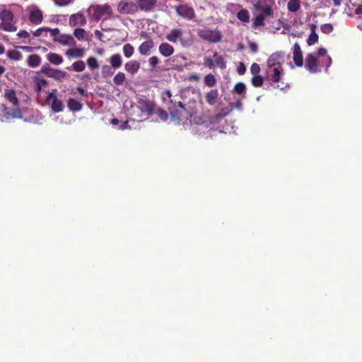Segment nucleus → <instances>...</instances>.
<instances>
[{
    "mask_svg": "<svg viewBox=\"0 0 362 362\" xmlns=\"http://www.w3.org/2000/svg\"><path fill=\"white\" fill-rule=\"evenodd\" d=\"M87 64L89 68L92 70L96 69L99 67V64L95 57H89L87 60Z\"/></svg>",
    "mask_w": 362,
    "mask_h": 362,
    "instance_id": "obj_44",
    "label": "nucleus"
},
{
    "mask_svg": "<svg viewBox=\"0 0 362 362\" xmlns=\"http://www.w3.org/2000/svg\"><path fill=\"white\" fill-rule=\"evenodd\" d=\"M94 34L97 39H98L100 41L103 40V35L100 30H96L95 31Z\"/></svg>",
    "mask_w": 362,
    "mask_h": 362,
    "instance_id": "obj_58",
    "label": "nucleus"
},
{
    "mask_svg": "<svg viewBox=\"0 0 362 362\" xmlns=\"http://www.w3.org/2000/svg\"><path fill=\"white\" fill-rule=\"evenodd\" d=\"M138 108L146 115H151L153 110V104L150 101L146 100H140L138 102Z\"/></svg>",
    "mask_w": 362,
    "mask_h": 362,
    "instance_id": "obj_19",
    "label": "nucleus"
},
{
    "mask_svg": "<svg viewBox=\"0 0 362 362\" xmlns=\"http://www.w3.org/2000/svg\"><path fill=\"white\" fill-rule=\"evenodd\" d=\"M40 72L45 74L47 77L57 81H62L68 76L65 71L52 68L49 64L43 65L41 68Z\"/></svg>",
    "mask_w": 362,
    "mask_h": 362,
    "instance_id": "obj_9",
    "label": "nucleus"
},
{
    "mask_svg": "<svg viewBox=\"0 0 362 362\" xmlns=\"http://www.w3.org/2000/svg\"><path fill=\"white\" fill-rule=\"evenodd\" d=\"M251 83L255 87H260L263 84V78L259 75L253 76Z\"/></svg>",
    "mask_w": 362,
    "mask_h": 362,
    "instance_id": "obj_45",
    "label": "nucleus"
},
{
    "mask_svg": "<svg viewBox=\"0 0 362 362\" xmlns=\"http://www.w3.org/2000/svg\"><path fill=\"white\" fill-rule=\"evenodd\" d=\"M6 56L11 60L16 62L20 61L23 58V54L20 52L15 49L8 50L6 52Z\"/></svg>",
    "mask_w": 362,
    "mask_h": 362,
    "instance_id": "obj_32",
    "label": "nucleus"
},
{
    "mask_svg": "<svg viewBox=\"0 0 362 362\" xmlns=\"http://www.w3.org/2000/svg\"><path fill=\"white\" fill-rule=\"evenodd\" d=\"M300 6V0H290L288 2V10L291 12H296L299 10Z\"/></svg>",
    "mask_w": 362,
    "mask_h": 362,
    "instance_id": "obj_38",
    "label": "nucleus"
},
{
    "mask_svg": "<svg viewBox=\"0 0 362 362\" xmlns=\"http://www.w3.org/2000/svg\"><path fill=\"white\" fill-rule=\"evenodd\" d=\"M154 47V42L151 39L142 42L139 48V52L142 56H149L151 53V49Z\"/></svg>",
    "mask_w": 362,
    "mask_h": 362,
    "instance_id": "obj_16",
    "label": "nucleus"
},
{
    "mask_svg": "<svg viewBox=\"0 0 362 362\" xmlns=\"http://www.w3.org/2000/svg\"><path fill=\"white\" fill-rule=\"evenodd\" d=\"M127 127H128V122H127V121H126V122H124V123L120 126V129H122V130H123V129H127Z\"/></svg>",
    "mask_w": 362,
    "mask_h": 362,
    "instance_id": "obj_64",
    "label": "nucleus"
},
{
    "mask_svg": "<svg viewBox=\"0 0 362 362\" xmlns=\"http://www.w3.org/2000/svg\"><path fill=\"white\" fill-rule=\"evenodd\" d=\"M126 80V76L123 72L119 71L113 78V83L117 86H122Z\"/></svg>",
    "mask_w": 362,
    "mask_h": 362,
    "instance_id": "obj_37",
    "label": "nucleus"
},
{
    "mask_svg": "<svg viewBox=\"0 0 362 362\" xmlns=\"http://www.w3.org/2000/svg\"><path fill=\"white\" fill-rule=\"evenodd\" d=\"M283 75L284 69L282 67L267 68V77L274 83H279Z\"/></svg>",
    "mask_w": 362,
    "mask_h": 362,
    "instance_id": "obj_13",
    "label": "nucleus"
},
{
    "mask_svg": "<svg viewBox=\"0 0 362 362\" xmlns=\"http://www.w3.org/2000/svg\"><path fill=\"white\" fill-rule=\"evenodd\" d=\"M293 62L297 66H302L303 64V54L300 45L296 42L293 47Z\"/></svg>",
    "mask_w": 362,
    "mask_h": 362,
    "instance_id": "obj_17",
    "label": "nucleus"
},
{
    "mask_svg": "<svg viewBox=\"0 0 362 362\" xmlns=\"http://www.w3.org/2000/svg\"><path fill=\"white\" fill-rule=\"evenodd\" d=\"M237 18L243 23H247L250 21V14L247 9L242 8L237 13Z\"/></svg>",
    "mask_w": 362,
    "mask_h": 362,
    "instance_id": "obj_33",
    "label": "nucleus"
},
{
    "mask_svg": "<svg viewBox=\"0 0 362 362\" xmlns=\"http://www.w3.org/2000/svg\"><path fill=\"white\" fill-rule=\"evenodd\" d=\"M77 90L79 92V93L81 95L87 96V95H88L87 91L85 89H83V88L78 87Z\"/></svg>",
    "mask_w": 362,
    "mask_h": 362,
    "instance_id": "obj_61",
    "label": "nucleus"
},
{
    "mask_svg": "<svg viewBox=\"0 0 362 362\" xmlns=\"http://www.w3.org/2000/svg\"><path fill=\"white\" fill-rule=\"evenodd\" d=\"M250 72L253 76L259 75L260 72L259 65L257 63H253L250 67Z\"/></svg>",
    "mask_w": 362,
    "mask_h": 362,
    "instance_id": "obj_49",
    "label": "nucleus"
},
{
    "mask_svg": "<svg viewBox=\"0 0 362 362\" xmlns=\"http://www.w3.org/2000/svg\"><path fill=\"white\" fill-rule=\"evenodd\" d=\"M117 11L122 15L134 14L138 11L136 1L132 0H120L117 4Z\"/></svg>",
    "mask_w": 362,
    "mask_h": 362,
    "instance_id": "obj_8",
    "label": "nucleus"
},
{
    "mask_svg": "<svg viewBox=\"0 0 362 362\" xmlns=\"http://www.w3.org/2000/svg\"><path fill=\"white\" fill-rule=\"evenodd\" d=\"M343 0H333L334 5L335 6H339L341 5Z\"/></svg>",
    "mask_w": 362,
    "mask_h": 362,
    "instance_id": "obj_63",
    "label": "nucleus"
},
{
    "mask_svg": "<svg viewBox=\"0 0 362 362\" xmlns=\"http://www.w3.org/2000/svg\"><path fill=\"white\" fill-rule=\"evenodd\" d=\"M115 69L109 65H103L101 69V74L104 78L112 76L115 73Z\"/></svg>",
    "mask_w": 362,
    "mask_h": 362,
    "instance_id": "obj_34",
    "label": "nucleus"
},
{
    "mask_svg": "<svg viewBox=\"0 0 362 362\" xmlns=\"http://www.w3.org/2000/svg\"><path fill=\"white\" fill-rule=\"evenodd\" d=\"M69 23L72 27L78 25H83L86 23V18L81 13L72 14L69 18Z\"/></svg>",
    "mask_w": 362,
    "mask_h": 362,
    "instance_id": "obj_22",
    "label": "nucleus"
},
{
    "mask_svg": "<svg viewBox=\"0 0 362 362\" xmlns=\"http://www.w3.org/2000/svg\"><path fill=\"white\" fill-rule=\"evenodd\" d=\"M169 42L173 43L180 41L181 45L184 47H189L193 44V38L190 34L185 35L181 29H173L165 36Z\"/></svg>",
    "mask_w": 362,
    "mask_h": 362,
    "instance_id": "obj_4",
    "label": "nucleus"
},
{
    "mask_svg": "<svg viewBox=\"0 0 362 362\" xmlns=\"http://www.w3.org/2000/svg\"><path fill=\"white\" fill-rule=\"evenodd\" d=\"M46 57L47 59L54 65H60L64 61L63 57L61 55L54 52L48 53Z\"/></svg>",
    "mask_w": 362,
    "mask_h": 362,
    "instance_id": "obj_28",
    "label": "nucleus"
},
{
    "mask_svg": "<svg viewBox=\"0 0 362 362\" xmlns=\"http://www.w3.org/2000/svg\"><path fill=\"white\" fill-rule=\"evenodd\" d=\"M250 48L252 52H256L257 51V46L255 43L250 44Z\"/></svg>",
    "mask_w": 362,
    "mask_h": 362,
    "instance_id": "obj_62",
    "label": "nucleus"
},
{
    "mask_svg": "<svg viewBox=\"0 0 362 362\" xmlns=\"http://www.w3.org/2000/svg\"><path fill=\"white\" fill-rule=\"evenodd\" d=\"M0 30L6 32L17 30L14 15L10 10L4 9L0 12Z\"/></svg>",
    "mask_w": 362,
    "mask_h": 362,
    "instance_id": "obj_5",
    "label": "nucleus"
},
{
    "mask_svg": "<svg viewBox=\"0 0 362 362\" xmlns=\"http://www.w3.org/2000/svg\"><path fill=\"white\" fill-rule=\"evenodd\" d=\"M122 52L124 57L129 59L133 56L134 53V48L131 44L127 43L123 46Z\"/></svg>",
    "mask_w": 362,
    "mask_h": 362,
    "instance_id": "obj_36",
    "label": "nucleus"
},
{
    "mask_svg": "<svg viewBox=\"0 0 362 362\" xmlns=\"http://www.w3.org/2000/svg\"><path fill=\"white\" fill-rule=\"evenodd\" d=\"M33 80L35 84V90L37 93H40L48 83L45 78L40 76H35Z\"/></svg>",
    "mask_w": 362,
    "mask_h": 362,
    "instance_id": "obj_27",
    "label": "nucleus"
},
{
    "mask_svg": "<svg viewBox=\"0 0 362 362\" xmlns=\"http://www.w3.org/2000/svg\"><path fill=\"white\" fill-rule=\"evenodd\" d=\"M4 98L15 107L13 109H9L8 107L4 108V117L6 119L21 118V112L18 108V100L15 90L13 89H6L4 92Z\"/></svg>",
    "mask_w": 362,
    "mask_h": 362,
    "instance_id": "obj_2",
    "label": "nucleus"
},
{
    "mask_svg": "<svg viewBox=\"0 0 362 362\" xmlns=\"http://www.w3.org/2000/svg\"><path fill=\"white\" fill-rule=\"evenodd\" d=\"M49 30V28L48 27H42L40 28H37L36 30L33 32V35L34 37H40V36H47L48 30Z\"/></svg>",
    "mask_w": 362,
    "mask_h": 362,
    "instance_id": "obj_41",
    "label": "nucleus"
},
{
    "mask_svg": "<svg viewBox=\"0 0 362 362\" xmlns=\"http://www.w3.org/2000/svg\"><path fill=\"white\" fill-rule=\"evenodd\" d=\"M159 53L164 57L171 56L174 52V47L168 42H162L158 47Z\"/></svg>",
    "mask_w": 362,
    "mask_h": 362,
    "instance_id": "obj_21",
    "label": "nucleus"
},
{
    "mask_svg": "<svg viewBox=\"0 0 362 362\" xmlns=\"http://www.w3.org/2000/svg\"><path fill=\"white\" fill-rule=\"evenodd\" d=\"M20 49L25 51V52H30L33 51V48L30 47V46H20L18 47Z\"/></svg>",
    "mask_w": 362,
    "mask_h": 362,
    "instance_id": "obj_60",
    "label": "nucleus"
},
{
    "mask_svg": "<svg viewBox=\"0 0 362 362\" xmlns=\"http://www.w3.org/2000/svg\"><path fill=\"white\" fill-rule=\"evenodd\" d=\"M332 64V59L329 56H327L322 64H320L319 60L316 54L310 53L308 54L305 59V67L311 74H316L320 71V66H324L325 71L328 70V68Z\"/></svg>",
    "mask_w": 362,
    "mask_h": 362,
    "instance_id": "obj_3",
    "label": "nucleus"
},
{
    "mask_svg": "<svg viewBox=\"0 0 362 362\" xmlns=\"http://www.w3.org/2000/svg\"><path fill=\"white\" fill-rule=\"evenodd\" d=\"M42 59L37 54L29 55L27 59V64L29 67L36 68L41 64Z\"/></svg>",
    "mask_w": 362,
    "mask_h": 362,
    "instance_id": "obj_24",
    "label": "nucleus"
},
{
    "mask_svg": "<svg viewBox=\"0 0 362 362\" xmlns=\"http://www.w3.org/2000/svg\"><path fill=\"white\" fill-rule=\"evenodd\" d=\"M218 96V93L216 89L211 90L209 93H207L206 96V102L213 105L217 102V98Z\"/></svg>",
    "mask_w": 362,
    "mask_h": 362,
    "instance_id": "obj_31",
    "label": "nucleus"
},
{
    "mask_svg": "<svg viewBox=\"0 0 362 362\" xmlns=\"http://www.w3.org/2000/svg\"><path fill=\"white\" fill-rule=\"evenodd\" d=\"M246 71V67L243 63L240 62L237 68V72L240 75H243Z\"/></svg>",
    "mask_w": 362,
    "mask_h": 362,
    "instance_id": "obj_55",
    "label": "nucleus"
},
{
    "mask_svg": "<svg viewBox=\"0 0 362 362\" xmlns=\"http://www.w3.org/2000/svg\"><path fill=\"white\" fill-rule=\"evenodd\" d=\"M162 99L163 102L168 105V103H173L172 93L170 90H166L162 93Z\"/></svg>",
    "mask_w": 362,
    "mask_h": 362,
    "instance_id": "obj_43",
    "label": "nucleus"
},
{
    "mask_svg": "<svg viewBox=\"0 0 362 362\" xmlns=\"http://www.w3.org/2000/svg\"><path fill=\"white\" fill-rule=\"evenodd\" d=\"M17 36L20 38H30V35L28 31L22 30L17 33Z\"/></svg>",
    "mask_w": 362,
    "mask_h": 362,
    "instance_id": "obj_54",
    "label": "nucleus"
},
{
    "mask_svg": "<svg viewBox=\"0 0 362 362\" xmlns=\"http://www.w3.org/2000/svg\"><path fill=\"white\" fill-rule=\"evenodd\" d=\"M204 83L209 87H213L216 83V80L213 74H207L204 77Z\"/></svg>",
    "mask_w": 362,
    "mask_h": 362,
    "instance_id": "obj_42",
    "label": "nucleus"
},
{
    "mask_svg": "<svg viewBox=\"0 0 362 362\" xmlns=\"http://www.w3.org/2000/svg\"><path fill=\"white\" fill-rule=\"evenodd\" d=\"M89 10L92 12V18L95 21H99L102 20L101 27L103 26L105 21L119 18V16L114 15L112 8L109 4L93 5L90 6ZM102 29L105 31L112 30L110 28H102Z\"/></svg>",
    "mask_w": 362,
    "mask_h": 362,
    "instance_id": "obj_1",
    "label": "nucleus"
},
{
    "mask_svg": "<svg viewBox=\"0 0 362 362\" xmlns=\"http://www.w3.org/2000/svg\"><path fill=\"white\" fill-rule=\"evenodd\" d=\"M86 50L84 48H72L66 52L68 57L81 58L85 55Z\"/></svg>",
    "mask_w": 362,
    "mask_h": 362,
    "instance_id": "obj_25",
    "label": "nucleus"
},
{
    "mask_svg": "<svg viewBox=\"0 0 362 362\" xmlns=\"http://www.w3.org/2000/svg\"><path fill=\"white\" fill-rule=\"evenodd\" d=\"M159 63V59L156 56L151 57L148 59V64L151 68H155Z\"/></svg>",
    "mask_w": 362,
    "mask_h": 362,
    "instance_id": "obj_50",
    "label": "nucleus"
},
{
    "mask_svg": "<svg viewBox=\"0 0 362 362\" xmlns=\"http://www.w3.org/2000/svg\"><path fill=\"white\" fill-rule=\"evenodd\" d=\"M285 62V53L284 52H274L269 56L267 60V68L282 67Z\"/></svg>",
    "mask_w": 362,
    "mask_h": 362,
    "instance_id": "obj_12",
    "label": "nucleus"
},
{
    "mask_svg": "<svg viewBox=\"0 0 362 362\" xmlns=\"http://www.w3.org/2000/svg\"><path fill=\"white\" fill-rule=\"evenodd\" d=\"M54 4L59 6H65L70 4L73 0H53Z\"/></svg>",
    "mask_w": 362,
    "mask_h": 362,
    "instance_id": "obj_53",
    "label": "nucleus"
},
{
    "mask_svg": "<svg viewBox=\"0 0 362 362\" xmlns=\"http://www.w3.org/2000/svg\"><path fill=\"white\" fill-rule=\"evenodd\" d=\"M177 106L178 107H176L175 105L168 106V108L170 112L171 118L174 121L180 122L182 119L185 118L187 119V117L185 115L186 110L182 103L178 102Z\"/></svg>",
    "mask_w": 362,
    "mask_h": 362,
    "instance_id": "obj_10",
    "label": "nucleus"
},
{
    "mask_svg": "<svg viewBox=\"0 0 362 362\" xmlns=\"http://www.w3.org/2000/svg\"><path fill=\"white\" fill-rule=\"evenodd\" d=\"M265 16L263 14H259L253 18L252 27L257 28L264 25Z\"/></svg>",
    "mask_w": 362,
    "mask_h": 362,
    "instance_id": "obj_35",
    "label": "nucleus"
},
{
    "mask_svg": "<svg viewBox=\"0 0 362 362\" xmlns=\"http://www.w3.org/2000/svg\"><path fill=\"white\" fill-rule=\"evenodd\" d=\"M315 25H313L312 28V33L308 36V38L307 39V43L309 45H313L315 44L318 40V35L315 31Z\"/></svg>",
    "mask_w": 362,
    "mask_h": 362,
    "instance_id": "obj_39",
    "label": "nucleus"
},
{
    "mask_svg": "<svg viewBox=\"0 0 362 362\" xmlns=\"http://www.w3.org/2000/svg\"><path fill=\"white\" fill-rule=\"evenodd\" d=\"M72 69L76 72H81L86 69V64L83 61H76L71 65Z\"/></svg>",
    "mask_w": 362,
    "mask_h": 362,
    "instance_id": "obj_40",
    "label": "nucleus"
},
{
    "mask_svg": "<svg viewBox=\"0 0 362 362\" xmlns=\"http://www.w3.org/2000/svg\"><path fill=\"white\" fill-rule=\"evenodd\" d=\"M351 6L352 7H349V9L350 11L352 10L354 8H354V13L355 14H356V15L362 14V5L361 4L355 5V4H352Z\"/></svg>",
    "mask_w": 362,
    "mask_h": 362,
    "instance_id": "obj_52",
    "label": "nucleus"
},
{
    "mask_svg": "<svg viewBox=\"0 0 362 362\" xmlns=\"http://www.w3.org/2000/svg\"><path fill=\"white\" fill-rule=\"evenodd\" d=\"M26 12L31 23L37 25L43 21V12L37 6L34 4L28 6L26 8Z\"/></svg>",
    "mask_w": 362,
    "mask_h": 362,
    "instance_id": "obj_7",
    "label": "nucleus"
},
{
    "mask_svg": "<svg viewBox=\"0 0 362 362\" xmlns=\"http://www.w3.org/2000/svg\"><path fill=\"white\" fill-rule=\"evenodd\" d=\"M197 35L203 40L211 43L218 42L221 40V33L217 29L211 30L208 28L199 29L197 30Z\"/></svg>",
    "mask_w": 362,
    "mask_h": 362,
    "instance_id": "obj_6",
    "label": "nucleus"
},
{
    "mask_svg": "<svg viewBox=\"0 0 362 362\" xmlns=\"http://www.w3.org/2000/svg\"><path fill=\"white\" fill-rule=\"evenodd\" d=\"M74 35L78 40H83L86 39V33L83 28H76L74 30Z\"/></svg>",
    "mask_w": 362,
    "mask_h": 362,
    "instance_id": "obj_46",
    "label": "nucleus"
},
{
    "mask_svg": "<svg viewBox=\"0 0 362 362\" xmlns=\"http://www.w3.org/2000/svg\"><path fill=\"white\" fill-rule=\"evenodd\" d=\"M67 106L71 111L78 112L82 109V104L74 98H70L68 101Z\"/></svg>",
    "mask_w": 362,
    "mask_h": 362,
    "instance_id": "obj_30",
    "label": "nucleus"
},
{
    "mask_svg": "<svg viewBox=\"0 0 362 362\" xmlns=\"http://www.w3.org/2000/svg\"><path fill=\"white\" fill-rule=\"evenodd\" d=\"M109 62L113 69H117L122 64V56L119 54H115L110 57Z\"/></svg>",
    "mask_w": 362,
    "mask_h": 362,
    "instance_id": "obj_26",
    "label": "nucleus"
},
{
    "mask_svg": "<svg viewBox=\"0 0 362 362\" xmlns=\"http://www.w3.org/2000/svg\"><path fill=\"white\" fill-rule=\"evenodd\" d=\"M175 10L180 16L188 20H192L195 16L193 8L186 4L176 6Z\"/></svg>",
    "mask_w": 362,
    "mask_h": 362,
    "instance_id": "obj_14",
    "label": "nucleus"
},
{
    "mask_svg": "<svg viewBox=\"0 0 362 362\" xmlns=\"http://www.w3.org/2000/svg\"><path fill=\"white\" fill-rule=\"evenodd\" d=\"M204 65L209 69H214L215 67L214 58H206L204 59Z\"/></svg>",
    "mask_w": 362,
    "mask_h": 362,
    "instance_id": "obj_51",
    "label": "nucleus"
},
{
    "mask_svg": "<svg viewBox=\"0 0 362 362\" xmlns=\"http://www.w3.org/2000/svg\"><path fill=\"white\" fill-rule=\"evenodd\" d=\"M320 30L323 33L329 34L333 31V26L330 23H325L321 25Z\"/></svg>",
    "mask_w": 362,
    "mask_h": 362,
    "instance_id": "obj_48",
    "label": "nucleus"
},
{
    "mask_svg": "<svg viewBox=\"0 0 362 362\" xmlns=\"http://www.w3.org/2000/svg\"><path fill=\"white\" fill-rule=\"evenodd\" d=\"M54 40L63 45H71L74 43L73 37L67 34L60 35L57 38H54Z\"/></svg>",
    "mask_w": 362,
    "mask_h": 362,
    "instance_id": "obj_23",
    "label": "nucleus"
},
{
    "mask_svg": "<svg viewBox=\"0 0 362 362\" xmlns=\"http://www.w3.org/2000/svg\"><path fill=\"white\" fill-rule=\"evenodd\" d=\"M57 90H52L46 98V102L51 106V109L54 112H59L64 110V105L62 100L57 98L54 93Z\"/></svg>",
    "mask_w": 362,
    "mask_h": 362,
    "instance_id": "obj_11",
    "label": "nucleus"
},
{
    "mask_svg": "<svg viewBox=\"0 0 362 362\" xmlns=\"http://www.w3.org/2000/svg\"><path fill=\"white\" fill-rule=\"evenodd\" d=\"M245 85L243 83H238L233 88V91L238 94H243L245 92Z\"/></svg>",
    "mask_w": 362,
    "mask_h": 362,
    "instance_id": "obj_47",
    "label": "nucleus"
},
{
    "mask_svg": "<svg viewBox=\"0 0 362 362\" xmlns=\"http://www.w3.org/2000/svg\"><path fill=\"white\" fill-rule=\"evenodd\" d=\"M327 54V49L324 47H320L317 50V54L319 56H325Z\"/></svg>",
    "mask_w": 362,
    "mask_h": 362,
    "instance_id": "obj_59",
    "label": "nucleus"
},
{
    "mask_svg": "<svg viewBox=\"0 0 362 362\" xmlns=\"http://www.w3.org/2000/svg\"><path fill=\"white\" fill-rule=\"evenodd\" d=\"M254 8L259 11L265 17H272L274 15L273 9L271 5L264 6L260 1H257L253 4Z\"/></svg>",
    "mask_w": 362,
    "mask_h": 362,
    "instance_id": "obj_18",
    "label": "nucleus"
},
{
    "mask_svg": "<svg viewBox=\"0 0 362 362\" xmlns=\"http://www.w3.org/2000/svg\"><path fill=\"white\" fill-rule=\"evenodd\" d=\"M48 33H50L51 36L54 38H57V35L59 33V30L58 28L52 29L49 28Z\"/></svg>",
    "mask_w": 362,
    "mask_h": 362,
    "instance_id": "obj_57",
    "label": "nucleus"
},
{
    "mask_svg": "<svg viewBox=\"0 0 362 362\" xmlns=\"http://www.w3.org/2000/svg\"><path fill=\"white\" fill-rule=\"evenodd\" d=\"M214 64L221 69L226 68V62L222 55L218 54L217 52H214L213 54Z\"/></svg>",
    "mask_w": 362,
    "mask_h": 362,
    "instance_id": "obj_29",
    "label": "nucleus"
},
{
    "mask_svg": "<svg viewBox=\"0 0 362 362\" xmlns=\"http://www.w3.org/2000/svg\"><path fill=\"white\" fill-rule=\"evenodd\" d=\"M140 62L136 60H130L124 64L125 71L131 75L136 74L140 69Z\"/></svg>",
    "mask_w": 362,
    "mask_h": 362,
    "instance_id": "obj_20",
    "label": "nucleus"
},
{
    "mask_svg": "<svg viewBox=\"0 0 362 362\" xmlns=\"http://www.w3.org/2000/svg\"><path fill=\"white\" fill-rule=\"evenodd\" d=\"M158 116L163 121L165 122L168 119V114L165 110H160L158 112Z\"/></svg>",
    "mask_w": 362,
    "mask_h": 362,
    "instance_id": "obj_56",
    "label": "nucleus"
},
{
    "mask_svg": "<svg viewBox=\"0 0 362 362\" xmlns=\"http://www.w3.org/2000/svg\"><path fill=\"white\" fill-rule=\"evenodd\" d=\"M137 10L150 11L156 6L157 0H135Z\"/></svg>",
    "mask_w": 362,
    "mask_h": 362,
    "instance_id": "obj_15",
    "label": "nucleus"
}]
</instances>
